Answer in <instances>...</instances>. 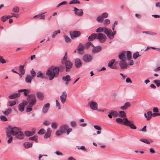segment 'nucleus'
Returning a JSON list of instances; mask_svg holds the SVG:
<instances>
[{"label":"nucleus","instance_id":"1","mask_svg":"<svg viewBox=\"0 0 160 160\" xmlns=\"http://www.w3.org/2000/svg\"><path fill=\"white\" fill-rule=\"evenodd\" d=\"M131 57V52L130 51H122L121 52L119 55V58L121 60L119 62V65L122 68H127L128 64L125 61L127 59H130Z\"/></svg>","mask_w":160,"mask_h":160},{"label":"nucleus","instance_id":"2","mask_svg":"<svg viewBox=\"0 0 160 160\" xmlns=\"http://www.w3.org/2000/svg\"><path fill=\"white\" fill-rule=\"evenodd\" d=\"M59 72V68L58 66L52 68L51 69H48L46 72V74L50 80L53 79L55 77L58 76Z\"/></svg>","mask_w":160,"mask_h":160},{"label":"nucleus","instance_id":"3","mask_svg":"<svg viewBox=\"0 0 160 160\" xmlns=\"http://www.w3.org/2000/svg\"><path fill=\"white\" fill-rule=\"evenodd\" d=\"M116 121L119 124H123L131 128L135 129L137 128L136 127L134 124L133 122L131 120H128V119L117 118L116 119Z\"/></svg>","mask_w":160,"mask_h":160},{"label":"nucleus","instance_id":"4","mask_svg":"<svg viewBox=\"0 0 160 160\" xmlns=\"http://www.w3.org/2000/svg\"><path fill=\"white\" fill-rule=\"evenodd\" d=\"M27 100L29 102L28 103V106L30 107H32L33 105L36 102V99L35 95L34 94L28 95Z\"/></svg>","mask_w":160,"mask_h":160},{"label":"nucleus","instance_id":"5","mask_svg":"<svg viewBox=\"0 0 160 160\" xmlns=\"http://www.w3.org/2000/svg\"><path fill=\"white\" fill-rule=\"evenodd\" d=\"M104 32L110 39H113L114 36L116 34L115 31L112 32L111 30L107 28H104Z\"/></svg>","mask_w":160,"mask_h":160},{"label":"nucleus","instance_id":"6","mask_svg":"<svg viewBox=\"0 0 160 160\" xmlns=\"http://www.w3.org/2000/svg\"><path fill=\"white\" fill-rule=\"evenodd\" d=\"M9 128L11 129L9 131H7V132L10 133V134L13 136H15L16 135L17 132H18L19 130H20L19 128L16 127H12L11 126H9Z\"/></svg>","mask_w":160,"mask_h":160},{"label":"nucleus","instance_id":"7","mask_svg":"<svg viewBox=\"0 0 160 160\" xmlns=\"http://www.w3.org/2000/svg\"><path fill=\"white\" fill-rule=\"evenodd\" d=\"M97 37V39H98L101 43L104 42L106 40L107 38L106 36L102 33H98Z\"/></svg>","mask_w":160,"mask_h":160},{"label":"nucleus","instance_id":"8","mask_svg":"<svg viewBox=\"0 0 160 160\" xmlns=\"http://www.w3.org/2000/svg\"><path fill=\"white\" fill-rule=\"evenodd\" d=\"M70 35L72 38L79 37L81 35L80 32L75 31L70 32Z\"/></svg>","mask_w":160,"mask_h":160},{"label":"nucleus","instance_id":"9","mask_svg":"<svg viewBox=\"0 0 160 160\" xmlns=\"http://www.w3.org/2000/svg\"><path fill=\"white\" fill-rule=\"evenodd\" d=\"M65 64L66 68V71L67 72H69L72 67V63L71 62L69 61H67L65 62Z\"/></svg>","mask_w":160,"mask_h":160},{"label":"nucleus","instance_id":"10","mask_svg":"<svg viewBox=\"0 0 160 160\" xmlns=\"http://www.w3.org/2000/svg\"><path fill=\"white\" fill-rule=\"evenodd\" d=\"M82 59L84 62H89L92 60L93 58L92 56L89 55H85L83 56Z\"/></svg>","mask_w":160,"mask_h":160},{"label":"nucleus","instance_id":"11","mask_svg":"<svg viewBox=\"0 0 160 160\" xmlns=\"http://www.w3.org/2000/svg\"><path fill=\"white\" fill-rule=\"evenodd\" d=\"M73 8L75 14L79 16H82L83 15V12L82 9H78L75 7H74Z\"/></svg>","mask_w":160,"mask_h":160},{"label":"nucleus","instance_id":"12","mask_svg":"<svg viewBox=\"0 0 160 160\" xmlns=\"http://www.w3.org/2000/svg\"><path fill=\"white\" fill-rule=\"evenodd\" d=\"M67 97V94L66 92H62V94L60 96V100L61 102L64 104L65 102Z\"/></svg>","mask_w":160,"mask_h":160},{"label":"nucleus","instance_id":"13","mask_svg":"<svg viewBox=\"0 0 160 160\" xmlns=\"http://www.w3.org/2000/svg\"><path fill=\"white\" fill-rule=\"evenodd\" d=\"M33 75H27L25 78V81L28 83L30 84L31 83V80L32 79H33Z\"/></svg>","mask_w":160,"mask_h":160},{"label":"nucleus","instance_id":"14","mask_svg":"<svg viewBox=\"0 0 160 160\" xmlns=\"http://www.w3.org/2000/svg\"><path fill=\"white\" fill-rule=\"evenodd\" d=\"M15 136L16 138L18 139H23L24 136L23 132L19 131Z\"/></svg>","mask_w":160,"mask_h":160},{"label":"nucleus","instance_id":"15","mask_svg":"<svg viewBox=\"0 0 160 160\" xmlns=\"http://www.w3.org/2000/svg\"><path fill=\"white\" fill-rule=\"evenodd\" d=\"M90 106L93 110H96L98 109V104L95 102H91L90 104Z\"/></svg>","mask_w":160,"mask_h":160},{"label":"nucleus","instance_id":"16","mask_svg":"<svg viewBox=\"0 0 160 160\" xmlns=\"http://www.w3.org/2000/svg\"><path fill=\"white\" fill-rule=\"evenodd\" d=\"M131 105L130 102H127L124 104V105L121 106L120 108L122 110H125L128 108L130 107Z\"/></svg>","mask_w":160,"mask_h":160},{"label":"nucleus","instance_id":"17","mask_svg":"<svg viewBox=\"0 0 160 160\" xmlns=\"http://www.w3.org/2000/svg\"><path fill=\"white\" fill-rule=\"evenodd\" d=\"M35 131L36 130L35 129H32L31 131H26L25 132V135L27 136H32L35 134Z\"/></svg>","mask_w":160,"mask_h":160},{"label":"nucleus","instance_id":"18","mask_svg":"<svg viewBox=\"0 0 160 160\" xmlns=\"http://www.w3.org/2000/svg\"><path fill=\"white\" fill-rule=\"evenodd\" d=\"M50 108V104L48 103L45 104L42 108V112L44 113H46Z\"/></svg>","mask_w":160,"mask_h":160},{"label":"nucleus","instance_id":"19","mask_svg":"<svg viewBox=\"0 0 160 160\" xmlns=\"http://www.w3.org/2000/svg\"><path fill=\"white\" fill-rule=\"evenodd\" d=\"M82 65L80 59L79 58H77L75 60V65L77 68H80Z\"/></svg>","mask_w":160,"mask_h":160},{"label":"nucleus","instance_id":"20","mask_svg":"<svg viewBox=\"0 0 160 160\" xmlns=\"http://www.w3.org/2000/svg\"><path fill=\"white\" fill-rule=\"evenodd\" d=\"M69 126L67 125H63L61 126L59 128L63 133H65L68 128Z\"/></svg>","mask_w":160,"mask_h":160},{"label":"nucleus","instance_id":"21","mask_svg":"<svg viewBox=\"0 0 160 160\" xmlns=\"http://www.w3.org/2000/svg\"><path fill=\"white\" fill-rule=\"evenodd\" d=\"M6 135L7 138H8V140L7 142L9 144L11 143L13 139V137L11 136V135L10 134V133L7 132H6Z\"/></svg>","mask_w":160,"mask_h":160},{"label":"nucleus","instance_id":"22","mask_svg":"<svg viewBox=\"0 0 160 160\" xmlns=\"http://www.w3.org/2000/svg\"><path fill=\"white\" fill-rule=\"evenodd\" d=\"M52 130L50 128H48L47 129V132L45 134L44 138H49L51 136Z\"/></svg>","mask_w":160,"mask_h":160},{"label":"nucleus","instance_id":"23","mask_svg":"<svg viewBox=\"0 0 160 160\" xmlns=\"http://www.w3.org/2000/svg\"><path fill=\"white\" fill-rule=\"evenodd\" d=\"M97 34L96 33H94L92 34L88 38V40L89 41H93L96 38H97Z\"/></svg>","mask_w":160,"mask_h":160},{"label":"nucleus","instance_id":"24","mask_svg":"<svg viewBox=\"0 0 160 160\" xmlns=\"http://www.w3.org/2000/svg\"><path fill=\"white\" fill-rule=\"evenodd\" d=\"M20 94L19 93L12 94L8 96V98L10 99H13L19 97Z\"/></svg>","mask_w":160,"mask_h":160},{"label":"nucleus","instance_id":"25","mask_svg":"<svg viewBox=\"0 0 160 160\" xmlns=\"http://www.w3.org/2000/svg\"><path fill=\"white\" fill-rule=\"evenodd\" d=\"M36 95L38 98L40 100H42L44 98V95L42 92H37L36 93Z\"/></svg>","mask_w":160,"mask_h":160},{"label":"nucleus","instance_id":"26","mask_svg":"<svg viewBox=\"0 0 160 160\" xmlns=\"http://www.w3.org/2000/svg\"><path fill=\"white\" fill-rule=\"evenodd\" d=\"M101 50V47L99 46L94 48L92 50V51L94 53H97L99 52Z\"/></svg>","mask_w":160,"mask_h":160},{"label":"nucleus","instance_id":"27","mask_svg":"<svg viewBox=\"0 0 160 160\" xmlns=\"http://www.w3.org/2000/svg\"><path fill=\"white\" fill-rule=\"evenodd\" d=\"M115 61V59H112L108 63V66L112 69L115 68L114 66H112L113 63Z\"/></svg>","mask_w":160,"mask_h":160},{"label":"nucleus","instance_id":"28","mask_svg":"<svg viewBox=\"0 0 160 160\" xmlns=\"http://www.w3.org/2000/svg\"><path fill=\"white\" fill-rule=\"evenodd\" d=\"M32 142L30 143L29 142H24L23 143V146L25 148H29L31 147L32 146Z\"/></svg>","mask_w":160,"mask_h":160},{"label":"nucleus","instance_id":"29","mask_svg":"<svg viewBox=\"0 0 160 160\" xmlns=\"http://www.w3.org/2000/svg\"><path fill=\"white\" fill-rule=\"evenodd\" d=\"M70 76L69 75H67L66 76H63L62 77V79L65 81L68 82L70 80Z\"/></svg>","mask_w":160,"mask_h":160},{"label":"nucleus","instance_id":"30","mask_svg":"<svg viewBox=\"0 0 160 160\" xmlns=\"http://www.w3.org/2000/svg\"><path fill=\"white\" fill-rule=\"evenodd\" d=\"M84 49L83 45L81 43L79 44V46L77 50L78 51V52L80 53V52L82 51Z\"/></svg>","mask_w":160,"mask_h":160},{"label":"nucleus","instance_id":"31","mask_svg":"<svg viewBox=\"0 0 160 160\" xmlns=\"http://www.w3.org/2000/svg\"><path fill=\"white\" fill-rule=\"evenodd\" d=\"M24 65H20L19 67V70L20 72L22 74H23L25 73V70L24 69Z\"/></svg>","mask_w":160,"mask_h":160},{"label":"nucleus","instance_id":"32","mask_svg":"<svg viewBox=\"0 0 160 160\" xmlns=\"http://www.w3.org/2000/svg\"><path fill=\"white\" fill-rule=\"evenodd\" d=\"M24 107L22 103H20L18 106V110L21 112H23L24 110Z\"/></svg>","mask_w":160,"mask_h":160},{"label":"nucleus","instance_id":"33","mask_svg":"<svg viewBox=\"0 0 160 160\" xmlns=\"http://www.w3.org/2000/svg\"><path fill=\"white\" fill-rule=\"evenodd\" d=\"M108 112L109 114H111L114 117H116L118 115V112L115 111L110 110Z\"/></svg>","mask_w":160,"mask_h":160},{"label":"nucleus","instance_id":"34","mask_svg":"<svg viewBox=\"0 0 160 160\" xmlns=\"http://www.w3.org/2000/svg\"><path fill=\"white\" fill-rule=\"evenodd\" d=\"M29 140H34L36 142H38V136H37L35 135L32 137H29Z\"/></svg>","mask_w":160,"mask_h":160},{"label":"nucleus","instance_id":"35","mask_svg":"<svg viewBox=\"0 0 160 160\" xmlns=\"http://www.w3.org/2000/svg\"><path fill=\"white\" fill-rule=\"evenodd\" d=\"M11 109L10 108L7 109L3 113L6 116H8L11 112Z\"/></svg>","mask_w":160,"mask_h":160},{"label":"nucleus","instance_id":"36","mask_svg":"<svg viewBox=\"0 0 160 160\" xmlns=\"http://www.w3.org/2000/svg\"><path fill=\"white\" fill-rule=\"evenodd\" d=\"M96 21L98 22H102L103 21V19L100 15L98 16L96 18Z\"/></svg>","mask_w":160,"mask_h":160},{"label":"nucleus","instance_id":"37","mask_svg":"<svg viewBox=\"0 0 160 160\" xmlns=\"http://www.w3.org/2000/svg\"><path fill=\"white\" fill-rule=\"evenodd\" d=\"M80 4V1L78 0H72L69 2V4Z\"/></svg>","mask_w":160,"mask_h":160},{"label":"nucleus","instance_id":"38","mask_svg":"<svg viewBox=\"0 0 160 160\" xmlns=\"http://www.w3.org/2000/svg\"><path fill=\"white\" fill-rule=\"evenodd\" d=\"M147 115L148 117L147 118V120H149L151 119L152 117V114L151 111H149L148 112Z\"/></svg>","mask_w":160,"mask_h":160},{"label":"nucleus","instance_id":"39","mask_svg":"<svg viewBox=\"0 0 160 160\" xmlns=\"http://www.w3.org/2000/svg\"><path fill=\"white\" fill-rule=\"evenodd\" d=\"M60 33V31L59 30H58L57 31H55L53 33L52 35V38H54L57 35L58 33Z\"/></svg>","mask_w":160,"mask_h":160},{"label":"nucleus","instance_id":"40","mask_svg":"<svg viewBox=\"0 0 160 160\" xmlns=\"http://www.w3.org/2000/svg\"><path fill=\"white\" fill-rule=\"evenodd\" d=\"M63 37L64 38L65 41L66 42H70L71 39L68 36L64 35Z\"/></svg>","mask_w":160,"mask_h":160},{"label":"nucleus","instance_id":"41","mask_svg":"<svg viewBox=\"0 0 160 160\" xmlns=\"http://www.w3.org/2000/svg\"><path fill=\"white\" fill-rule=\"evenodd\" d=\"M12 11L15 12H18L19 11V9L18 7L15 6L13 8Z\"/></svg>","mask_w":160,"mask_h":160},{"label":"nucleus","instance_id":"42","mask_svg":"<svg viewBox=\"0 0 160 160\" xmlns=\"http://www.w3.org/2000/svg\"><path fill=\"white\" fill-rule=\"evenodd\" d=\"M139 56H141V55L139 54L138 52L134 53L133 55V58L135 59H136Z\"/></svg>","mask_w":160,"mask_h":160},{"label":"nucleus","instance_id":"43","mask_svg":"<svg viewBox=\"0 0 160 160\" xmlns=\"http://www.w3.org/2000/svg\"><path fill=\"white\" fill-rule=\"evenodd\" d=\"M46 132L45 130L43 129H41L38 132V134L42 135L45 133Z\"/></svg>","mask_w":160,"mask_h":160},{"label":"nucleus","instance_id":"44","mask_svg":"<svg viewBox=\"0 0 160 160\" xmlns=\"http://www.w3.org/2000/svg\"><path fill=\"white\" fill-rule=\"evenodd\" d=\"M12 15H8V18H12L13 17H14L16 18H18L19 17V15L18 14L16 15L14 13H11Z\"/></svg>","mask_w":160,"mask_h":160},{"label":"nucleus","instance_id":"45","mask_svg":"<svg viewBox=\"0 0 160 160\" xmlns=\"http://www.w3.org/2000/svg\"><path fill=\"white\" fill-rule=\"evenodd\" d=\"M153 82L156 85L157 87H159L160 86V81L159 80H155L153 81Z\"/></svg>","mask_w":160,"mask_h":160},{"label":"nucleus","instance_id":"46","mask_svg":"<svg viewBox=\"0 0 160 160\" xmlns=\"http://www.w3.org/2000/svg\"><path fill=\"white\" fill-rule=\"evenodd\" d=\"M58 126V124L55 122H52L51 124V127L54 129H56Z\"/></svg>","mask_w":160,"mask_h":160},{"label":"nucleus","instance_id":"47","mask_svg":"<svg viewBox=\"0 0 160 160\" xmlns=\"http://www.w3.org/2000/svg\"><path fill=\"white\" fill-rule=\"evenodd\" d=\"M63 133L60 129H59L56 132V135L57 136H60L62 134V133Z\"/></svg>","mask_w":160,"mask_h":160},{"label":"nucleus","instance_id":"48","mask_svg":"<svg viewBox=\"0 0 160 160\" xmlns=\"http://www.w3.org/2000/svg\"><path fill=\"white\" fill-rule=\"evenodd\" d=\"M140 141L142 142L148 144H149L150 143L149 142L147 139H140Z\"/></svg>","mask_w":160,"mask_h":160},{"label":"nucleus","instance_id":"49","mask_svg":"<svg viewBox=\"0 0 160 160\" xmlns=\"http://www.w3.org/2000/svg\"><path fill=\"white\" fill-rule=\"evenodd\" d=\"M101 16H102V18L103 19L104 18H106L108 17V14L107 12H104L102 13V14L101 15Z\"/></svg>","mask_w":160,"mask_h":160},{"label":"nucleus","instance_id":"50","mask_svg":"<svg viewBox=\"0 0 160 160\" xmlns=\"http://www.w3.org/2000/svg\"><path fill=\"white\" fill-rule=\"evenodd\" d=\"M119 117L122 118L125 115V112L123 111L119 112Z\"/></svg>","mask_w":160,"mask_h":160},{"label":"nucleus","instance_id":"51","mask_svg":"<svg viewBox=\"0 0 160 160\" xmlns=\"http://www.w3.org/2000/svg\"><path fill=\"white\" fill-rule=\"evenodd\" d=\"M8 16H4L1 17V20L2 21L5 22L7 19H9L8 18Z\"/></svg>","mask_w":160,"mask_h":160},{"label":"nucleus","instance_id":"52","mask_svg":"<svg viewBox=\"0 0 160 160\" xmlns=\"http://www.w3.org/2000/svg\"><path fill=\"white\" fill-rule=\"evenodd\" d=\"M110 22L109 19H105L103 21V24L104 25H107L109 24Z\"/></svg>","mask_w":160,"mask_h":160},{"label":"nucleus","instance_id":"53","mask_svg":"<svg viewBox=\"0 0 160 160\" xmlns=\"http://www.w3.org/2000/svg\"><path fill=\"white\" fill-rule=\"evenodd\" d=\"M0 118L1 120L3 121H6L8 120L7 118L4 116H1L0 117Z\"/></svg>","mask_w":160,"mask_h":160},{"label":"nucleus","instance_id":"54","mask_svg":"<svg viewBox=\"0 0 160 160\" xmlns=\"http://www.w3.org/2000/svg\"><path fill=\"white\" fill-rule=\"evenodd\" d=\"M104 31V29L101 27H99L97 28L95 31L96 32H101Z\"/></svg>","mask_w":160,"mask_h":160},{"label":"nucleus","instance_id":"55","mask_svg":"<svg viewBox=\"0 0 160 160\" xmlns=\"http://www.w3.org/2000/svg\"><path fill=\"white\" fill-rule=\"evenodd\" d=\"M67 58V53L66 52L65 54L64 57L62 58V64H63V61H65L66 60Z\"/></svg>","mask_w":160,"mask_h":160},{"label":"nucleus","instance_id":"56","mask_svg":"<svg viewBox=\"0 0 160 160\" xmlns=\"http://www.w3.org/2000/svg\"><path fill=\"white\" fill-rule=\"evenodd\" d=\"M9 105L10 106H12L15 105L16 104V102L14 101H9Z\"/></svg>","mask_w":160,"mask_h":160},{"label":"nucleus","instance_id":"57","mask_svg":"<svg viewBox=\"0 0 160 160\" xmlns=\"http://www.w3.org/2000/svg\"><path fill=\"white\" fill-rule=\"evenodd\" d=\"M0 62L3 64L6 63V62L5 60L3 58L2 56H0Z\"/></svg>","mask_w":160,"mask_h":160},{"label":"nucleus","instance_id":"58","mask_svg":"<svg viewBox=\"0 0 160 160\" xmlns=\"http://www.w3.org/2000/svg\"><path fill=\"white\" fill-rule=\"evenodd\" d=\"M56 105L57 107H58V108L59 110H60L61 109L60 104L59 102H58L57 100H56Z\"/></svg>","mask_w":160,"mask_h":160},{"label":"nucleus","instance_id":"59","mask_svg":"<svg viewBox=\"0 0 160 160\" xmlns=\"http://www.w3.org/2000/svg\"><path fill=\"white\" fill-rule=\"evenodd\" d=\"M31 73V75H33V78H34L36 76V72L33 69H32V70L30 71Z\"/></svg>","mask_w":160,"mask_h":160},{"label":"nucleus","instance_id":"60","mask_svg":"<svg viewBox=\"0 0 160 160\" xmlns=\"http://www.w3.org/2000/svg\"><path fill=\"white\" fill-rule=\"evenodd\" d=\"M54 153L58 155H61V156L63 155V154H62V152H60L59 151H58V150L56 151Z\"/></svg>","mask_w":160,"mask_h":160},{"label":"nucleus","instance_id":"61","mask_svg":"<svg viewBox=\"0 0 160 160\" xmlns=\"http://www.w3.org/2000/svg\"><path fill=\"white\" fill-rule=\"evenodd\" d=\"M26 91H24V92L23 94L25 96H28V93H30V91L26 89Z\"/></svg>","mask_w":160,"mask_h":160},{"label":"nucleus","instance_id":"62","mask_svg":"<svg viewBox=\"0 0 160 160\" xmlns=\"http://www.w3.org/2000/svg\"><path fill=\"white\" fill-rule=\"evenodd\" d=\"M94 127L95 129L98 130H101V128L99 126L97 125H95L93 126Z\"/></svg>","mask_w":160,"mask_h":160},{"label":"nucleus","instance_id":"63","mask_svg":"<svg viewBox=\"0 0 160 160\" xmlns=\"http://www.w3.org/2000/svg\"><path fill=\"white\" fill-rule=\"evenodd\" d=\"M70 124L72 127H74L76 125V123L75 121H73L71 122Z\"/></svg>","mask_w":160,"mask_h":160},{"label":"nucleus","instance_id":"64","mask_svg":"<svg viewBox=\"0 0 160 160\" xmlns=\"http://www.w3.org/2000/svg\"><path fill=\"white\" fill-rule=\"evenodd\" d=\"M90 45H92V47H94V46L92 44V43L91 42H88L86 44V46L87 47H88Z\"/></svg>","mask_w":160,"mask_h":160}]
</instances>
